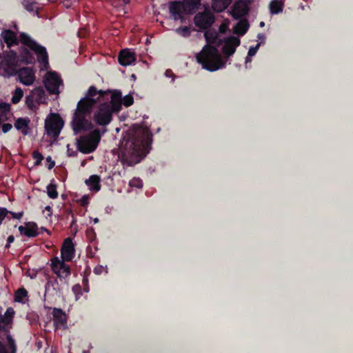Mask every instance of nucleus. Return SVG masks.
<instances>
[{
    "label": "nucleus",
    "mask_w": 353,
    "mask_h": 353,
    "mask_svg": "<svg viewBox=\"0 0 353 353\" xmlns=\"http://www.w3.org/2000/svg\"><path fill=\"white\" fill-rule=\"evenodd\" d=\"M152 134L146 129L129 130L121 142L122 163L133 166L139 163L151 149Z\"/></svg>",
    "instance_id": "1"
},
{
    "label": "nucleus",
    "mask_w": 353,
    "mask_h": 353,
    "mask_svg": "<svg viewBox=\"0 0 353 353\" xmlns=\"http://www.w3.org/2000/svg\"><path fill=\"white\" fill-rule=\"evenodd\" d=\"M109 94L110 91L99 90L93 85L89 88L85 97L78 102L72 118V125L75 134L92 128L91 122L86 119V117L90 115L94 105L98 101L105 99Z\"/></svg>",
    "instance_id": "2"
},
{
    "label": "nucleus",
    "mask_w": 353,
    "mask_h": 353,
    "mask_svg": "<svg viewBox=\"0 0 353 353\" xmlns=\"http://www.w3.org/2000/svg\"><path fill=\"white\" fill-rule=\"evenodd\" d=\"M205 37L208 45L205 46L202 50L196 56L197 61L202 67L210 72H214L225 65L218 49L210 43H216L218 38L216 35L210 37L208 32L205 33Z\"/></svg>",
    "instance_id": "3"
},
{
    "label": "nucleus",
    "mask_w": 353,
    "mask_h": 353,
    "mask_svg": "<svg viewBox=\"0 0 353 353\" xmlns=\"http://www.w3.org/2000/svg\"><path fill=\"white\" fill-rule=\"evenodd\" d=\"M121 109V92L114 90L111 93L110 101L101 103L94 113L93 120L99 125H109L112 120L114 113H118Z\"/></svg>",
    "instance_id": "4"
},
{
    "label": "nucleus",
    "mask_w": 353,
    "mask_h": 353,
    "mask_svg": "<svg viewBox=\"0 0 353 353\" xmlns=\"http://www.w3.org/2000/svg\"><path fill=\"white\" fill-rule=\"evenodd\" d=\"M99 129H95L88 136H82L77 141V149L83 154L94 152L101 140Z\"/></svg>",
    "instance_id": "5"
},
{
    "label": "nucleus",
    "mask_w": 353,
    "mask_h": 353,
    "mask_svg": "<svg viewBox=\"0 0 353 353\" xmlns=\"http://www.w3.org/2000/svg\"><path fill=\"white\" fill-rule=\"evenodd\" d=\"M18 61L17 54L14 50H10L3 57L0 54V75L10 77L16 74Z\"/></svg>",
    "instance_id": "6"
},
{
    "label": "nucleus",
    "mask_w": 353,
    "mask_h": 353,
    "mask_svg": "<svg viewBox=\"0 0 353 353\" xmlns=\"http://www.w3.org/2000/svg\"><path fill=\"white\" fill-rule=\"evenodd\" d=\"M19 41L28 47L37 55L38 61L43 65L48 64V55L45 47L37 43L28 34L22 32L19 35Z\"/></svg>",
    "instance_id": "7"
},
{
    "label": "nucleus",
    "mask_w": 353,
    "mask_h": 353,
    "mask_svg": "<svg viewBox=\"0 0 353 353\" xmlns=\"http://www.w3.org/2000/svg\"><path fill=\"white\" fill-rule=\"evenodd\" d=\"M48 96L45 90L39 86L34 88L26 95L25 103L29 110H36L41 104L47 103Z\"/></svg>",
    "instance_id": "8"
},
{
    "label": "nucleus",
    "mask_w": 353,
    "mask_h": 353,
    "mask_svg": "<svg viewBox=\"0 0 353 353\" xmlns=\"http://www.w3.org/2000/svg\"><path fill=\"white\" fill-rule=\"evenodd\" d=\"M63 125V120L59 114H50L45 121V129L47 134L57 139L59 136Z\"/></svg>",
    "instance_id": "9"
},
{
    "label": "nucleus",
    "mask_w": 353,
    "mask_h": 353,
    "mask_svg": "<svg viewBox=\"0 0 353 353\" xmlns=\"http://www.w3.org/2000/svg\"><path fill=\"white\" fill-rule=\"evenodd\" d=\"M44 85L50 94H58L59 93V88L63 85V81L58 72L50 71L46 75Z\"/></svg>",
    "instance_id": "10"
},
{
    "label": "nucleus",
    "mask_w": 353,
    "mask_h": 353,
    "mask_svg": "<svg viewBox=\"0 0 353 353\" xmlns=\"http://www.w3.org/2000/svg\"><path fill=\"white\" fill-rule=\"evenodd\" d=\"M214 20V14L209 11L199 12L194 17L195 26L202 30H207L210 28Z\"/></svg>",
    "instance_id": "11"
},
{
    "label": "nucleus",
    "mask_w": 353,
    "mask_h": 353,
    "mask_svg": "<svg viewBox=\"0 0 353 353\" xmlns=\"http://www.w3.org/2000/svg\"><path fill=\"white\" fill-rule=\"evenodd\" d=\"M249 0H236L232 7L230 14L234 19L245 17L250 11Z\"/></svg>",
    "instance_id": "12"
},
{
    "label": "nucleus",
    "mask_w": 353,
    "mask_h": 353,
    "mask_svg": "<svg viewBox=\"0 0 353 353\" xmlns=\"http://www.w3.org/2000/svg\"><path fill=\"white\" fill-rule=\"evenodd\" d=\"M74 245L70 238L64 240L61 248V259L63 261H71L74 256Z\"/></svg>",
    "instance_id": "13"
},
{
    "label": "nucleus",
    "mask_w": 353,
    "mask_h": 353,
    "mask_svg": "<svg viewBox=\"0 0 353 353\" xmlns=\"http://www.w3.org/2000/svg\"><path fill=\"white\" fill-rule=\"evenodd\" d=\"M18 229L21 235L28 238H34L40 234L37 223L33 221L26 222L25 225H20Z\"/></svg>",
    "instance_id": "14"
},
{
    "label": "nucleus",
    "mask_w": 353,
    "mask_h": 353,
    "mask_svg": "<svg viewBox=\"0 0 353 353\" xmlns=\"http://www.w3.org/2000/svg\"><path fill=\"white\" fill-rule=\"evenodd\" d=\"M170 13L174 20L182 19V12H186L188 10L182 1H173L169 3Z\"/></svg>",
    "instance_id": "15"
},
{
    "label": "nucleus",
    "mask_w": 353,
    "mask_h": 353,
    "mask_svg": "<svg viewBox=\"0 0 353 353\" xmlns=\"http://www.w3.org/2000/svg\"><path fill=\"white\" fill-rule=\"evenodd\" d=\"M240 45V39L235 37H229L225 42L222 52L226 57H230L236 51V48Z\"/></svg>",
    "instance_id": "16"
},
{
    "label": "nucleus",
    "mask_w": 353,
    "mask_h": 353,
    "mask_svg": "<svg viewBox=\"0 0 353 353\" xmlns=\"http://www.w3.org/2000/svg\"><path fill=\"white\" fill-rule=\"evenodd\" d=\"M135 61V53L128 48L122 50L118 55V61L123 66L130 65Z\"/></svg>",
    "instance_id": "17"
},
{
    "label": "nucleus",
    "mask_w": 353,
    "mask_h": 353,
    "mask_svg": "<svg viewBox=\"0 0 353 353\" xmlns=\"http://www.w3.org/2000/svg\"><path fill=\"white\" fill-rule=\"evenodd\" d=\"M19 77L21 83L26 85H32L35 80L34 74L29 68L21 69L19 72Z\"/></svg>",
    "instance_id": "18"
},
{
    "label": "nucleus",
    "mask_w": 353,
    "mask_h": 353,
    "mask_svg": "<svg viewBox=\"0 0 353 353\" xmlns=\"http://www.w3.org/2000/svg\"><path fill=\"white\" fill-rule=\"evenodd\" d=\"M1 37L9 48L13 46L18 45L19 43L17 34L10 30H3L1 33Z\"/></svg>",
    "instance_id": "19"
},
{
    "label": "nucleus",
    "mask_w": 353,
    "mask_h": 353,
    "mask_svg": "<svg viewBox=\"0 0 353 353\" xmlns=\"http://www.w3.org/2000/svg\"><path fill=\"white\" fill-rule=\"evenodd\" d=\"M53 321L56 327L63 326L66 324L65 313L60 308L54 307L52 311Z\"/></svg>",
    "instance_id": "20"
},
{
    "label": "nucleus",
    "mask_w": 353,
    "mask_h": 353,
    "mask_svg": "<svg viewBox=\"0 0 353 353\" xmlns=\"http://www.w3.org/2000/svg\"><path fill=\"white\" fill-rule=\"evenodd\" d=\"M30 120L29 118H18L14 122V127L17 130H20L23 135H28L29 132V123Z\"/></svg>",
    "instance_id": "21"
},
{
    "label": "nucleus",
    "mask_w": 353,
    "mask_h": 353,
    "mask_svg": "<svg viewBox=\"0 0 353 353\" xmlns=\"http://www.w3.org/2000/svg\"><path fill=\"white\" fill-rule=\"evenodd\" d=\"M14 314V312L12 307H9L5 312V315L3 317H1L0 321V330L5 331L6 326L9 325L12 321L13 316Z\"/></svg>",
    "instance_id": "22"
},
{
    "label": "nucleus",
    "mask_w": 353,
    "mask_h": 353,
    "mask_svg": "<svg viewBox=\"0 0 353 353\" xmlns=\"http://www.w3.org/2000/svg\"><path fill=\"white\" fill-rule=\"evenodd\" d=\"M20 61L26 64H32L34 63V57L33 54L26 48H23L20 51Z\"/></svg>",
    "instance_id": "23"
},
{
    "label": "nucleus",
    "mask_w": 353,
    "mask_h": 353,
    "mask_svg": "<svg viewBox=\"0 0 353 353\" xmlns=\"http://www.w3.org/2000/svg\"><path fill=\"white\" fill-rule=\"evenodd\" d=\"M283 8V0H272L269 4L270 11L272 14H276L282 12Z\"/></svg>",
    "instance_id": "24"
},
{
    "label": "nucleus",
    "mask_w": 353,
    "mask_h": 353,
    "mask_svg": "<svg viewBox=\"0 0 353 353\" xmlns=\"http://www.w3.org/2000/svg\"><path fill=\"white\" fill-rule=\"evenodd\" d=\"M101 178L99 176L93 174L91 175L88 179L85 180L86 185L91 187L92 190L98 192L101 189Z\"/></svg>",
    "instance_id": "25"
},
{
    "label": "nucleus",
    "mask_w": 353,
    "mask_h": 353,
    "mask_svg": "<svg viewBox=\"0 0 353 353\" xmlns=\"http://www.w3.org/2000/svg\"><path fill=\"white\" fill-rule=\"evenodd\" d=\"M232 0H213L212 8L217 12L225 10L232 3Z\"/></svg>",
    "instance_id": "26"
},
{
    "label": "nucleus",
    "mask_w": 353,
    "mask_h": 353,
    "mask_svg": "<svg viewBox=\"0 0 353 353\" xmlns=\"http://www.w3.org/2000/svg\"><path fill=\"white\" fill-rule=\"evenodd\" d=\"M249 28V23L246 19L241 20L234 28V32L241 36L244 35Z\"/></svg>",
    "instance_id": "27"
},
{
    "label": "nucleus",
    "mask_w": 353,
    "mask_h": 353,
    "mask_svg": "<svg viewBox=\"0 0 353 353\" xmlns=\"http://www.w3.org/2000/svg\"><path fill=\"white\" fill-rule=\"evenodd\" d=\"M22 4L24 8L29 12H38L37 3L36 0H22Z\"/></svg>",
    "instance_id": "28"
},
{
    "label": "nucleus",
    "mask_w": 353,
    "mask_h": 353,
    "mask_svg": "<svg viewBox=\"0 0 353 353\" xmlns=\"http://www.w3.org/2000/svg\"><path fill=\"white\" fill-rule=\"evenodd\" d=\"M55 274L60 279H65L70 276L71 274L70 268L68 265L62 263L61 266L60 267V272Z\"/></svg>",
    "instance_id": "29"
},
{
    "label": "nucleus",
    "mask_w": 353,
    "mask_h": 353,
    "mask_svg": "<svg viewBox=\"0 0 353 353\" xmlns=\"http://www.w3.org/2000/svg\"><path fill=\"white\" fill-rule=\"evenodd\" d=\"M28 296V291L24 288L18 289L14 294V301L23 303V299Z\"/></svg>",
    "instance_id": "30"
},
{
    "label": "nucleus",
    "mask_w": 353,
    "mask_h": 353,
    "mask_svg": "<svg viewBox=\"0 0 353 353\" xmlns=\"http://www.w3.org/2000/svg\"><path fill=\"white\" fill-rule=\"evenodd\" d=\"M63 259L61 261L57 256H54L51 259V269L54 273L60 272V267L62 263H65Z\"/></svg>",
    "instance_id": "31"
},
{
    "label": "nucleus",
    "mask_w": 353,
    "mask_h": 353,
    "mask_svg": "<svg viewBox=\"0 0 353 353\" xmlns=\"http://www.w3.org/2000/svg\"><path fill=\"white\" fill-rule=\"evenodd\" d=\"M23 97V91L21 88H17L12 93L11 101L13 104L18 103Z\"/></svg>",
    "instance_id": "32"
},
{
    "label": "nucleus",
    "mask_w": 353,
    "mask_h": 353,
    "mask_svg": "<svg viewBox=\"0 0 353 353\" xmlns=\"http://www.w3.org/2000/svg\"><path fill=\"white\" fill-rule=\"evenodd\" d=\"M187 10H196L201 4V0H183Z\"/></svg>",
    "instance_id": "33"
},
{
    "label": "nucleus",
    "mask_w": 353,
    "mask_h": 353,
    "mask_svg": "<svg viewBox=\"0 0 353 353\" xmlns=\"http://www.w3.org/2000/svg\"><path fill=\"white\" fill-rule=\"evenodd\" d=\"M47 194L50 199H57L58 197V192L57 190V185L54 184H49L47 186Z\"/></svg>",
    "instance_id": "34"
},
{
    "label": "nucleus",
    "mask_w": 353,
    "mask_h": 353,
    "mask_svg": "<svg viewBox=\"0 0 353 353\" xmlns=\"http://www.w3.org/2000/svg\"><path fill=\"white\" fill-rule=\"evenodd\" d=\"M0 110L1 116L6 117L10 111V105L5 102L0 103Z\"/></svg>",
    "instance_id": "35"
},
{
    "label": "nucleus",
    "mask_w": 353,
    "mask_h": 353,
    "mask_svg": "<svg viewBox=\"0 0 353 353\" xmlns=\"http://www.w3.org/2000/svg\"><path fill=\"white\" fill-rule=\"evenodd\" d=\"M32 156V158L36 160V161L34 162V165H40L44 158L42 154L37 150H34L33 151Z\"/></svg>",
    "instance_id": "36"
},
{
    "label": "nucleus",
    "mask_w": 353,
    "mask_h": 353,
    "mask_svg": "<svg viewBox=\"0 0 353 353\" xmlns=\"http://www.w3.org/2000/svg\"><path fill=\"white\" fill-rule=\"evenodd\" d=\"M134 103V98L132 95H125L123 98L121 97V105L123 104L125 107L132 105Z\"/></svg>",
    "instance_id": "37"
},
{
    "label": "nucleus",
    "mask_w": 353,
    "mask_h": 353,
    "mask_svg": "<svg viewBox=\"0 0 353 353\" xmlns=\"http://www.w3.org/2000/svg\"><path fill=\"white\" fill-rule=\"evenodd\" d=\"M176 32L183 37H189L190 34V28L188 26L181 27L176 30Z\"/></svg>",
    "instance_id": "38"
},
{
    "label": "nucleus",
    "mask_w": 353,
    "mask_h": 353,
    "mask_svg": "<svg viewBox=\"0 0 353 353\" xmlns=\"http://www.w3.org/2000/svg\"><path fill=\"white\" fill-rule=\"evenodd\" d=\"M259 46L260 43H257L255 46H252L249 48L248 57L246 58V62L249 61L248 57H253L254 55H255V54L259 50Z\"/></svg>",
    "instance_id": "39"
},
{
    "label": "nucleus",
    "mask_w": 353,
    "mask_h": 353,
    "mask_svg": "<svg viewBox=\"0 0 353 353\" xmlns=\"http://www.w3.org/2000/svg\"><path fill=\"white\" fill-rule=\"evenodd\" d=\"M8 343L10 348L12 350V353H15L17 351V347L15 345L14 340L12 338L10 335L7 336Z\"/></svg>",
    "instance_id": "40"
},
{
    "label": "nucleus",
    "mask_w": 353,
    "mask_h": 353,
    "mask_svg": "<svg viewBox=\"0 0 353 353\" xmlns=\"http://www.w3.org/2000/svg\"><path fill=\"white\" fill-rule=\"evenodd\" d=\"M130 185L140 188L143 186V183L140 179L134 178L130 181Z\"/></svg>",
    "instance_id": "41"
},
{
    "label": "nucleus",
    "mask_w": 353,
    "mask_h": 353,
    "mask_svg": "<svg viewBox=\"0 0 353 353\" xmlns=\"http://www.w3.org/2000/svg\"><path fill=\"white\" fill-rule=\"evenodd\" d=\"M9 212H10V211L8 210L6 208H0V225H1L3 221Z\"/></svg>",
    "instance_id": "42"
},
{
    "label": "nucleus",
    "mask_w": 353,
    "mask_h": 353,
    "mask_svg": "<svg viewBox=\"0 0 353 353\" xmlns=\"http://www.w3.org/2000/svg\"><path fill=\"white\" fill-rule=\"evenodd\" d=\"M72 290L73 292V293L77 296L78 295H81L82 294V289H81V286L80 284H76L74 285H73L72 288Z\"/></svg>",
    "instance_id": "43"
},
{
    "label": "nucleus",
    "mask_w": 353,
    "mask_h": 353,
    "mask_svg": "<svg viewBox=\"0 0 353 353\" xmlns=\"http://www.w3.org/2000/svg\"><path fill=\"white\" fill-rule=\"evenodd\" d=\"M1 128L3 133H7L12 128V125L9 123H3L1 125Z\"/></svg>",
    "instance_id": "44"
},
{
    "label": "nucleus",
    "mask_w": 353,
    "mask_h": 353,
    "mask_svg": "<svg viewBox=\"0 0 353 353\" xmlns=\"http://www.w3.org/2000/svg\"><path fill=\"white\" fill-rule=\"evenodd\" d=\"M81 205L86 207L89 204V196L88 195H83L80 199Z\"/></svg>",
    "instance_id": "45"
},
{
    "label": "nucleus",
    "mask_w": 353,
    "mask_h": 353,
    "mask_svg": "<svg viewBox=\"0 0 353 353\" xmlns=\"http://www.w3.org/2000/svg\"><path fill=\"white\" fill-rule=\"evenodd\" d=\"M67 154H68V157H74L77 156L78 152L77 150H73L72 149H70V145H67Z\"/></svg>",
    "instance_id": "46"
},
{
    "label": "nucleus",
    "mask_w": 353,
    "mask_h": 353,
    "mask_svg": "<svg viewBox=\"0 0 353 353\" xmlns=\"http://www.w3.org/2000/svg\"><path fill=\"white\" fill-rule=\"evenodd\" d=\"M46 161L48 163V168L49 170H51L52 169L54 165H55V162L54 161H53L51 158V157L48 156L47 158H46Z\"/></svg>",
    "instance_id": "47"
},
{
    "label": "nucleus",
    "mask_w": 353,
    "mask_h": 353,
    "mask_svg": "<svg viewBox=\"0 0 353 353\" xmlns=\"http://www.w3.org/2000/svg\"><path fill=\"white\" fill-rule=\"evenodd\" d=\"M8 214H10L13 219H20L23 215V212H19L17 213L10 211V212H9Z\"/></svg>",
    "instance_id": "48"
},
{
    "label": "nucleus",
    "mask_w": 353,
    "mask_h": 353,
    "mask_svg": "<svg viewBox=\"0 0 353 353\" xmlns=\"http://www.w3.org/2000/svg\"><path fill=\"white\" fill-rule=\"evenodd\" d=\"M165 75L167 77H172V82L174 81V79L175 78V75L173 73V72L172 71V70H170V69L166 70L165 72Z\"/></svg>",
    "instance_id": "49"
},
{
    "label": "nucleus",
    "mask_w": 353,
    "mask_h": 353,
    "mask_svg": "<svg viewBox=\"0 0 353 353\" xmlns=\"http://www.w3.org/2000/svg\"><path fill=\"white\" fill-rule=\"evenodd\" d=\"M0 353H8L4 345L2 342L0 343Z\"/></svg>",
    "instance_id": "50"
},
{
    "label": "nucleus",
    "mask_w": 353,
    "mask_h": 353,
    "mask_svg": "<svg viewBox=\"0 0 353 353\" xmlns=\"http://www.w3.org/2000/svg\"><path fill=\"white\" fill-rule=\"evenodd\" d=\"M14 236H12V235L9 236L8 237V239H7V243H8V244H9V243H11L14 242Z\"/></svg>",
    "instance_id": "51"
},
{
    "label": "nucleus",
    "mask_w": 353,
    "mask_h": 353,
    "mask_svg": "<svg viewBox=\"0 0 353 353\" xmlns=\"http://www.w3.org/2000/svg\"><path fill=\"white\" fill-rule=\"evenodd\" d=\"M39 231L40 232V233H41V232H43V231H45V232H46L48 234H50V231H49L48 230H47L46 228H43V227H42V228H41L40 229L39 228Z\"/></svg>",
    "instance_id": "52"
},
{
    "label": "nucleus",
    "mask_w": 353,
    "mask_h": 353,
    "mask_svg": "<svg viewBox=\"0 0 353 353\" xmlns=\"http://www.w3.org/2000/svg\"><path fill=\"white\" fill-rule=\"evenodd\" d=\"M52 282V286H54V285H58V281L57 279H55L53 281H48V284H50V283Z\"/></svg>",
    "instance_id": "53"
},
{
    "label": "nucleus",
    "mask_w": 353,
    "mask_h": 353,
    "mask_svg": "<svg viewBox=\"0 0 353 353\" xmlns=\"http://www.w3.org/2000/svg\"><path fill=\"white\" fill-rule=\"evenodd\" d=\"M45 209H46V210H48V211H49V212H51V211H52V208H51V207H50V206H49V205L46 206Z\"/></svg>",
    "instance_id": "54"
},
{
    "label": "nucleus",
    "mask_w": 353,
    "mask_h": 353,
    "mask_svg": "<svg viewBox=\"0 0 353 353\" xmlns=\"http://www.w3.org/2000/svg\"><path fill=\"white\" fill-rule=\"evenodd\" d=\"M94 272L95 274H99V273H100L99 270H98V268H94Z\"/></svg>",
    "instance_id": "55"
},
{
    "label": "nucleus",
    "mask_w": 353,
    "mask_h": 353,
    "mask_svg": "<svg viewBox=\"0 0 353 353\" xmlns=\"http://www.w3.org/2000/svg\"><path fill=\"white\" fill-rule=\"evenodd\" d=\"M264 25H265V23H264L263 21H261V22L260 23V26H261V27H263V26H264Z\"/></svg>",
    "instance_id": "56"
},
{
    "label": "nucleus",
    "mask_w": 353,
    "mask_h": 353,
    "mask_svg": "<svg viewBox=\"0 0 353 353\" xmlns=\"http://www.w3.org/2000/svg\"><path fill=\"white\" fill-rule=\"evenodd\" d=\"M94 222L95 223H98L99 222V219L98 218L94 219Z\"/></svg>",
    "instance_id": "57"
},
{
    "label": "nucleus",
    "mask_w": 353,
    "mask_h": 353,
    "mask_svg": "<svg viewBox=\"0 0 353 353\" xmlns=\"http://www.w3.org/2000/svg\"><path fill=\"white\" fill-rule=\"evenodd\" d=\"M106 131H107V130H106V129H104V130H103V133H105Z\"/></svg>",
    "instance_id": "58"
},
{
    "label": "nucleus",
    "mask_w": 353,
    "mask_h": 353,
    "mask_svg": "<svg viewBox=\"0 0 353 353\" xmlns=\"http://www.w3.org/2000/svg\"><path fill=\"white\" fill-rule=\"evenodd\" d=\"M83 353H90L89 351H83Z\"/></svg>",
    "instance_id": "59"
},
{
    "label": "nucleus",
    "mask_w": 353,
    "mask_h": 353,
    "mask_svg": "<svg viewBox=\"0 0 353 353\" xmlns=\"http://www.w3.org/2000/svg\"><path fill=\"white\" fill-rule=\"evenodd\" d=\"M132 78H134V77H135V75H134V74H132Z\"/></svg>",
    "instance_id": "60"
},
{
    "label": "nucleus",
    "mask_w": 353,
    "mask_h": 353,
    "mask_svg": "<svg viewBox=\"0 0 353 353\" xmlns=\"http://www.w3.org/2000/svg\"><path fill=\"white\" fill-rule=\"evenodd\" d=\"M129 1H130V0H128V2ZM124 1H125V2H126V1H125V0H124Z\"/></svg>",
    "instance_id": "61"
},
{
    "label": "nucleus",
    "mask_w": 353,
    "mask_h": 353,
    "mask_svg": "<svg viewBox=\"0 0 353 353\" xmlns=\"http://www.w3.org/2000/svg\"><path fill=\"white\" fill-rule=\"evenodd\" d=\"M1 341H0V343H1Z\"/></svg>",
    "instance_id": "62"
}]
</instances>
